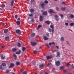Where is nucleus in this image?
I'll list each match as a JSON object with an SVG mask.
<instances>
[{
  "label": "nucleus",
  "instance_id": "1",
  "mask_svg": "<svg viewBox=\"0 0 74 74\" xmlns=\"http://www.w3.org/2000/svg\"><path fill=\"white\" fill-rule=\"evenodd\" d=\"M50 27L52 29H51L50 28H49V32L51 33V32H52L53 33V32H54V27L52 25H50Z\"/></svg>",
  "mask_w": 74,
  "mask_h": 74
},
{
  "label": "nucleus",
  "instance_id": "2",
  "mask_svg": "<svg viewBox=\"0 0 74 74\" xmlns=\"http://www.w3.org/2000/svg\"><path fill=\"white\" fill-rule=\"evenodd\" d=\"M31 44L32 46H34V45H36L37 44V43L36 42H31Z\"/></svg>",
  "mask_w": 74,
  "mask_h": 74
},
{
  "label": "nucleus",
  "instance_id": "3",
  "mask_svg": "<svg viewBox=\"0 0 74 74\" xmlns=\"http://www.w3.org/2000/svg\"><path fill=\"white\" fill-rule=\"evenodd\" d=\"M60 64V61H58L57 62H56V66H59Z\"/></svg>",
  "mask_w": 74,
  "mask_h": 74
},
{
  "label": "nucleus",
  "instance_id": "4",
  "mask_svg": "<svg viewBox=\"0 0 74 74\" xmlns=\"http://www.w3.org/2000/svg\"><path fill=\"white\" fill-rule=\"evenodd\" d=\"M47 59L48 60L49 59H52V56H48L46 57Z\"/></svg>",
  "mask_w": 74,
  "mask_h": 74
},
{
  "label": "nucleus",
  "instance_id": "5",
  "mask_svg": "<svg viewBox=\"0 0 74 74\" xmlns=\"http://www.w3.org/2000/svg\"><path fill=\"white\" fill-rule=\"evenodd\" d=\"M39 67L40 69H42L44 68V64H42L40 65L39 66Z\"/></svg>",
  "mask_w": 74,
  "mask_h": 74
},
{
  "label": "nucleus",
  "instance_id": "6",
  "mask_svg": "<svg viewBox=\"0 0 74 74\" xmlns=\"http://www.w3.org/2000/svg\"><path fill=\"white\" fill-rule=\"evenodd\" d=\"M14 64L13 63H11L9 66L10 68H12V67H14Z\"/></svg>",
  "mask_w": 74,
  "mask_h": 74
},
{
  "label": "nucleus",
  "instance_id": "7",
  "mask_svg": "<svg viewBox=\"0 0 74 74\" xmlns=\"http://www.w3.org/2000/svg\"><path fill=\"white\" fill-rule=\"evenodd\" d=\"M53 9H49L48 10V12L49 13H52L53 12Z\"/></svg>",
  "mask_w": 74,
  "mask_h": 74
},
{
  "label": "nucleus",
  "instance_id": "8",
  "mask_svg": "<svg viewBox=\"0 0 74 74\" xmlns=\"http://www.w3.org/2000/svg\"><path fill=\"white\" fill-rule=\"evenodd\" d=\"M1 58L2 59H4L5 58V57L3 56V55L2 54L1 56Z\"/></svg>",
  "mask_w": 74,
  "mask_h": 74
},
{
  "label": "nucleus",
  "instance_id": "9",
  "mask_svg": "<svg viewBox=\"0 0 74 74\" xmlns=\"http://www.w3.org/2000/svg\"><path fill=\"white\" fill-rule=\"evenodd\" d=\"M16 33L18 34H21V31L19 29H17L16 31Z\"/></svg>",
  "mask_w": 74,
  "mask_h": 74
},
{
  "label": "nucleus",
  "instance_id": "10",
  "mask_svg": "<svg viewBox=\"0 0 74 74\" xmlns=\"http://www.w3.org/2000/svg\"><path fill=\"white\" fill-rule=\"evenodd\" d=\"M45 5V4L44 3H42L40 4L41 6H42V8L43 9H44V7L43 6L44 5Z\"/></svg>",
  "mask_w": 74,
  "mask_h": 74
},
{
  "label": "nucleus",
  "instance_id": "11",
  "mask_svg": "<svg viewBox=\"0 0 74 74\" xmlns=\"http://www.w3.org/2000/svg\"><path fill=\"white\" fill-rule=\"evenodd\" d=\"M43 19V17L42 16H40V21H42Z\"/></svg>",
  "mask_w": 74,
  "mask_h": 74
},
{
  "label": "nucleus",
  "instance_id": "12",
  "mask_svg": "<svg viewBox=\"0 0 74 74\" xmlns=\"http://www.w3.org/2000/svg\"><path fill=\"white\" fill-rule=\"evenodd\" d=\"M43 14L44 15H47V12L45 11L43 13Z\"/></svg>",
  "mask_w": 74,
  "mask_h": 74
},
{
  "label": "nucleus",
  "instance_id": "13",
  "mask_svg": "<svg viewBox=\"0 0 74 74\" xmlns=\"http://www.w3.org/2000/svg\"><path fill=\"white\" fill-rule=\"evenodd\" d=\"M43 38L45 40H48V38L45 36H44L43 37Z\"/></svg>",
  "mask_w": 74,
  "mask_h": 74
},
{
  "label": "nucleus",
  "instance_id": "14",
  "mask_svg": "<svg viewBox=\"0 0 74 74\" xmlns=\"http://www.w3.org/2000/svg\"><path fill=\"white\" fill-rule=\"evenodd\" d=\"M45 23H47V24H48V25H49L50 24V22L49 21H45Z\"/></svg>",
  "mask_w": 74,
  "mask_h": 74
},
{
  "label": "nucleus",
  "instance_id": "15",
  "mask_svg": "<svg viewBox=\"0 0 74 74\" xmlns=\"http://www.w3.org/2000/svg\"><path fill=\"white\" fill-rule=\"evenodd\" d=\"M12 51L13 52H15L16 51V48H13L12 49Z\"/></svg>",
  "mask_w": 74,
  "mask_h": 74
},
{
  "label": "nucleus",
  "instance_id": "16",
  "mask_svg": "<svg viewBox=\"0 0 74 74\" xmlns=\"http://www.w3.org/2000/svg\"><path fill=\"white\" fill-rule=\"evenodd\" d=\"M64 40V37H61V41H63Z\"/></svg>",
  "mask_w": 74,
  "mask_h": 74
},
{
  "label": "nucleus",
  "instance_id": "17",
  "mask_svg": "<svg viewBox=\"0 0 74 74\" xmlns=\"http://www.w3.org/2000/svg\"><path fill=\"white\" fill-rule=\"evenodd\" d=\"M36 34L34 33H33L31 35V37H34V36H35Z\"/></svg>",
  "mask_w": 74,
  "mask_h": 74
},
{
  "label": "nucleus",
  "instance_id": "18",
  "mask_svg": "<svg viewBox=\"0 0 74 74\" xmlns=\"http://www.w3.org/2000/svg\"><path fill=\"white\" fill-rule=\"evenodd\" d=\"M21 53V51H20V50H19L17 52H16V54H17V55H18V54H19V53Z\"/></svg>",
  "mask_w": 74,
  "mask_h": 74
},
{
  "label": "nucleus",
  "instance_id": "19",
  "mask_svg": "<svg viewBox=\"0 0 74 74\" xmlns=\"http://www.w3.org/2000/svg\"><path fill=\"white\" fill-rule=\"evenodd\" d=\"M5 38L6 40H9V39L10 38H9V37L7 36Z\"/></svg>",
  "mask_w": 74,
  "mask_h": 74
},
{
  "label": "nucleus",
  "instance_id": "20",
  "mask_svg": "<svg viewBox=\"0 0 74 74\" xmlns=\"http://www.w3.org/2000/svg\"><path fill=\"white\" fill-rule=\"evenodd\" d=\"M17 24L18 25H19L20 24H21V23H20V22L19 21H17L16 22Z\"/></svg>",
  "mask_w": 74,
  "mask_h": 74
},
{
  "label": "nucleus",
  "instance_id": "21",
  "mask_svg": "<svg viewBox=\"0 0 74 74\" xmlns=\"http://www.w3.org/2000/svg\"><path fill=\"white\" fill-rule=\"evenodd\" d=\"M1 65L2 66H6V64L5 63H2L1 64Z\"/></svg>",
  "mask_w": 74,
  "mask_h": 74
},
{
  "label": "nucleus",
  "instance_id": "22",
  "mask_svg": "<svg viewBox=\"0 0 74 74\" xmlns=\"http://www.w3.org/2000/svg\"><path fill=\"white\" fill-rule=\"evenodd\" d=\"M56 8L57 11H59V7H56Z\"/></svg>",
  "mask_w": 74,
  "mask_h": 74
},
{
  "label": "nucleus",
  "instance_id": "23",
  "mask_svg": "<svg viewBox=\"0 0 74 74\" xmlns=\"http://www.w3.org/2000/svg\"><path fill=\"white\" fill-rule=\"evenodd\" d=\"M34 14L33 13H31L29 15V16H33Z\"/></svg>",
  "mask_w": 74,
  "mask_h": 74
},
{
  "label": "nucleus",
  "instance_id": "24",
  "mask_svg": "<svg viewBox=\"0 0 74 74\" xmlns=\"http://www.w3.org/2000/svg\"><path fill=\"white\" fill-rule=\"evenodd\" d=\"M30 12H34V10L33 9H31L30 10Z\"/></svg>",
  "mask_w": 74,
  "mask_h": 74
},
{
  "label": "nucleus",
  "instance_id": "25",
  "mask_svg": "<svg viewBox=\"0 0 74 74\" xmlns=\"http://www.w3.org/2000/svg\"><path fill=\"white\" fill-rule=\"evenodd\" d=\"M63 71L64 73H67V70H66V69H63Z\"/></svg>",
  "mask_w": 74,
  "mask_h": 74
},
{
  "label": "nucleus",
  "instance_id": "26",
  "mask_svg": "<svg viewBox=\"0 0 74 74\" xmlns=\"http://www.w3.org/2000/svg\"><path fill=\"white\" fill-rule=\"evenodd\" d=\"M26 49V48L23 47L22 48V50L23 51H24Z\"/></svg>",
  "mask_w": 74,
  "mask_h": 74
},
{
  "label": "nucleus",
  "instance_id": "27",
  "mask_svg": "<svg viewBox=\"0 0 74 74\" xmlns=\"http://www.w3.org/2000/svg\"><path fill=\"white\" fill-rule=\"evenodd\" d=\"M13 4H14V1H12L11 2V6H12V5H13Z\"/></svg>",
  "mask_w": 74,
  "mask_h": 74
},
{
  "label": "nucleus",
  "instance_id": "28",
  "mask_svg": "<svg viewBox=\"0 0 74 74\" xmlns=\"http://www.w3.org/2000/svg\"><path fill=\"white\" fill-rule=\"evenodd\" d=\"M21 64V63L19 62H17L16 63V65H19Z\"/></svg>",
  "mask_w": 74,
  "mask_h": 74
},
{
  "label": "nucleus",
  "instance_id": "29",
  "mask_svg": "<svg viewBox=\"0 0 74 74\" xmlns=\"http://www.w3.org/2000/svg\"><path fill=\"white\" fill-rule=\"evenodd\" d=\"M66 67H69V66H70V64L69 63H67L66 64Z\"/></svg>",
  "mask_w": 74,
  "mask_h": 74
},
{
  "label": "nucleus",
  "instance_id": "30",
  "mask_svg": "<svg viewBox=\"0 0 74 74\" xmlns=\"http://www.w3.org/2000/svg\"><path fill=\"white\" fill-rule=\"evenodd\" d=\"M7 32H8V29H6L4 31V32L5 33H7Z\"/></svg>",
  "mask_w": 74,
  "mask_h": 74
},
{
  "label": "nucleus",
  "instance_id": "31",
  "mask_svg": "<svg viewBox=\"0 0 74 74\" xmlns=\"http://www.w3.org/2000/svg\"><path fill=\"white\" fill-rule=\"evenodd\" d=\"M62 10L63 11H64L65 10V7H63L61 8Z\"/></svg>",
  "mask_w": 74,
  "mask_h": 74
},
{
  "label": "nucleus",
  "instance_id": "32",
  "mask_svg": "<svg viewBox=\"0 0 74 74\" xmlns=\"http://www.w3.org/2000/svg\"><path fill=\"white\" fill-rule=\"evenodd\" d=\"M71 18H74V16L73 14H72L71 15Z\"/></svg>",
  "mask_w": 74,
  "mask_h": 74
},
{
  "label": "nucleus",
  "instance_id": "33",
  "mask_svg": "<svg viewBox=\"0 0 74 74\" xmlns=\"http://www.w3.org/2000/svg\"><path fill=\"white\" fill-rule=\"evenodd\" d=\"M59 55H60V53L59 52H58L57 57H58V56H59Z\"/></svg>",
  "mask_w": 74,
  "mask_h": 74
},
{
  "label": "nucleus",
  "instance_id": "34",
  "mask_svg": "<svg viewBox=\"0 0 74 74\" xmlns=\"http://www.w3.org/2000/svg\"><path fill=\"white\" fill-rule=\"evenodd\" d=\"M4 6H5V5H4V4H2L1 6V7L2 8H3V9L4 8Z\"/></svg>",
  "mask_w": 74,
  "mask_h": 74
},
{
  "label": "nucleus",
  "instance_id": "35",
  "mask_svg": "<svg viewBox=\"0 0 74 74\" xmlns=\"http://www.w3.org/2000/svg\"><path fill=\"white\" fill-rule=\"evenodd\" d=\"M27 71H24V72H23V74H27Z\"/></svg>",
  "mask_w": 74,
  "mask_h": 74
},
{
  "label": "nucleus",
  "instance_id": "36",
  "mask_svg": "<svg viewBox=\"0 0 74 74\" xmlns=\"http://www.w3.org/2000/svg\"><path fill=\"white\" fill-rule=\"evenodd\" d=\"M18 47H21V43H19L18 44Z\"/></svg>",
  "mask_w": 74,
  "mask_h": 74
},
{
  "label": "nucleus",
  "instance_id": "37",
  "mask_svg": "<svg viewBox=\"0 0 74 74\" xmlns=\"http://www.w3.org/2000/svg\"><path fill=\"white\" fill-rule=\"evenodd\" d=\"M60 16H61V18H62V19H63V14H61L60 15Z\"/></svg>",
  "mask_w": 74,
  "mask_h": 74
},
{
  "label": "nucleus",
  "instance_id": "38",
  "mask_svg": "<svg viewBox=\"0 0 74 74\" xmlns=\"http://www.w3.org/2000/svg\"><path fill=\"white\" fill-rule=\"evenodd\" d=\"M66 42L67 44L68 45H70V43H69V42L68 41H66Z\"/></svg>",
  "mask_w": 74,
  "mask_h": 74
},
{
  "label": "nucleus",
  "instance_id": "39",
  "mask_svg": "<svg viewBox=\"0 0 74 74\" xmlns=\"http://www.w3.org/2000/svg\"><path fill=\"white\" fill-rule=\"evenodd\" d=\"M74 25V23H71L70 24V25L71 26H73Z\"/></svg>",
  "mask_w": 74,
  "mask_h": 74
},
{
  "label": "nucleus",
  "instance_id": "40",
  "mask_svg": "<svg viewBox=\"0 0 74 74\" xmlns=\"http://www.w3.org/2000/svg\"><path fill=\"white\" fill-rule=\"evenodd\" d=\"M60 70H62V69H64V67H60Z\"/></svg>",
  "mask_w": 74,
  "mask_h": 74
},
{
  "label": "nucleus",
  "instance_id": "41",
  "mask_svg": "<svg viewBox=\"0 0 74 74\" xmlns=\"http://www.w3.org/2000/svg\"><path fill=\"white\" fill-rule=\"evenodd\" d=\"M50 64H51V63H48L47 64V67H49V65H50Z\"/></svg>",
  "mask_w": 74,
  "mask_h": 74
},
{
  "label": "nucleus",
  "instance_id": "42",
  "mask_svg": "<svg viewBox=\"0 0 74 74\" xmlns=\"http://www.w3.org/2000/svg\"><path fill=\"white\" fill-rule=\"evenodd\" d=\"M45 3L46 4H47V3H48V1H45Z\"/></svg>",
  "mask_w": 74,
  "mask_h": 74
},
{
  "label": "nucleus",
  "instance_id": "43",
  "mask_svg": "<svg viewBox=\"0 0 74 74\" xmlns=\"http://www.w3.org/2000/svg\"><path fill=\"white\" fill-rule=\"evenodd\" d=\"M9 72H10V70H8L6 71V73L7 74H8V73H9Z\"/></svg>",
  "mask_w": 74,
  "mask_h": 74
},
{
  "label": "nucleus",
  "instance_id": "44",
  "mask_svg": "<svg viewBox=\"0 0 74 74\" xmlns=\"http://www.w3.org/2000/svg\"><path fill=\"white\" fill-rule=\"evenodd\" d=\"M33 2H34V0H31V3H33Z\"/></svg>",
  "mask_w": 74,
  "mask_h": 74
},
{
  "label": "nucleus",
  "instance_id": "45",
  "mask_svg": "<svg viewBox=\"0 0 74 74\" xmlns=\"http://www.w3.org/2000/svg\"><path fill=\"white\" fill-rule=\"evenodd\" d=\"M20 71H21V72H22V71H23V69H21L20 70Z\"/></svg>",
  "mask_w": 74,
  "mask_h": 74
},
{
  "label": "nucleus",
  "instance_id": "46",
  "mask_svg": "<svg viewBox=\"0 0 74 74\" xmlns=\"http://www.w3.org/2000/svg\"><path fill=\"white\" fill-rule=\"evenodd\" d=\"M13 56H14V57H15V58H16V55H15V54H14L13 55Z\"/></svg>",
  "mask_w": 74,
  "mask_h": 74
},
{
  "label": "nucleus",
  "instance_id": "47",
  "mask_svg": "<svg viewBox=\"0 0 74 74\" xmlns=\"http://www.w3.org/2000/svg\"><path fill=\"white\" fill-rule=\"evenodd\" d=\"M65 25H66V26H68V25H69V23H65Z\"/></svg>",
  "mask_w": 74,
  "mask_h": 74
},
{
  "label": "nucleus",
  "instance_id": "48",
  "mask_svg": "<svg viewBox=\"0 0 74 74\" xmlns=\"http://www.w3.org/2000/svg\"><path fill=\"white\" fill-rule=\"evenodd\" d=\"M37 52V51H34V53H36Z\"/></svg>",
  "mask_w": 74,
  "mask_h": 74
},
{
  "label": "nucleus",
  "instance_id": "49",
  "mask_svg": "<svg viewBox=\"0 0 74 74\" xmlns=\"http://www.w3.org/2000/svg\"><path fill=\"white\" fill-rule=\"evenodd\" d=\"M72 67V68L73 69H74V65L73 64H72V65L71 66Z\"/></svg>",
  "mask_w": 74,
  "mask_h": 74
},
{
  "label": "nucleus",
  "instance_id": "50",
  "mask_svg": "<svg viewBox=\"0 0 74 74\" xmlns=\"http://www.w3.org/2000/svg\"><path fill=\"white\" fill-rule=\"evenodd\" d=\"M41 27V25H39L38 26V28L39 29V28H40V27Z\"/></svg>",
  "mask_w": 74,
  "mask_h": 74
},
{
  "label": "nucleus",
  "instance_id": "51",
  "mask_svg": "<svg viewBox=\"0 0 74 74\" xmlns=\"http://www.w3.org/2000/svg\"><path fill=\"white\" fill-rule=\"evenodd\" d=\"M47 36V37H49V33H47V35H46Z\"/></svg>",
  "mask_w": 74,
  "mask_h": 74
},
{
  "label": "nucleus",
  "instance_id": "52",
  "mask_svg": "<svg viewBox=\"0 0 74 74\" xmlns=\"http://www.w3.org/2000/svg\"><path fill=\"white\" fill-rule=\"evenodd\" d=\"M56 50H54L52 52L53 53L55 52H56Z\"/></svg>",
  "mask_w": 74,
  "mask_h": 74
},
{
  "label": "nucleus",
  "instance_id": "53",
  "mask_svg": "<svg viewBox=\"0 0 74 74\" xmlns=\"http://www.w3.org/2000/svg\"><path fill=\"white\" fill-rule=\"evenodd\" d=\"M46 46L48 47V48H49V46L48 45H46Z\"/></svg>",
  "mask_w": 74,
  "mask_h": 74
},
{
  "label": "nucleus",
  "instance_id": "54",
  "mask_svg": "<svg viewBox=\"0 0 74 74\" xmlns=\"http://www.w3.org/2000/svg\"><path fill=\"white\" fill-rule=\"evenodd\" d=\"M0 69H3V67H2V66L0 65Z\"/></svg>",
  "mask_w": 74,
  "mask_h": 74
},
{
  "label": "nucleus",
  "instance_id": "55",
  "mask_svg": "<svg viewBox=\"0 0 74 74\" xmlns=\"http://www.w3.org/2000/svg\"><path fill=\"white\" fill-rule=\"evenodd\" d=\"M55 18H58V16L56 15V16H55Z\"/></svg>",
  "mask_w": 74,
  "mask_h": 74
},
{
  "label": "nucleus",
  "instance_id": "56",
  "mask_svg": "<svg viewBox=\"0 0 74 74\" xmlns=\"http://www.w3.org/2000/svg\"><path fill=\"white\" fill-rule=\"evenodd\" d=\"M5 24H6V23H2V25H5Z\"/></svg>",
  "mask_w": 74,
  "mask_h": 74
},
{
  "label": "nucleus",
  "instance_id": "57",
  "mask_svg": "<svg viewBox=\"0 0 74 74\" xmlns=\"http://www.w3.org/2000/svg\"><path fill=\"white\" fill-rule=\"evenodd\" d=\"M49 44L51 46L52 45V43L51 42L49 43Z\"/></svg>",
  "mask_w": 74,
  "mask_h": 74
},
{
  "label": "nucleus",
  "instance_id": "58",
  "mask_svg": "<svg viewBox=\"0 0 74 74\" xmlns=\"http://www.w3.org/2000/svg\"><path fill=\"white\" fill-rule=\"evenodd\" d=\"M56 48H57V49H59V46H56Z\"/></svg>",
  "mask_w": 74,
  "mask_h": 74
},
{
  "label": "nucleus",
  "instance_id": "59",
  "mask_svg": "<svg viewBox=\"0 0 74 74\" xmlns=\"http://www.w3.org/2000/svg\"><path fill=\"white\" fill-rule=\"evenodd\" d=\"M17 15H16L15 16V18H16V19H17Z\"/></svg>",
  "mask_w": 74,
  "mask_h": 74
},
{
  "label": "nucleus",
  "instance_id": "60",
  "mask_svg": "<svg viewBox=\"0 0 74 74\" xmlns=\"http://www.w3.org/2000/svg\"><path fill=\"white\" fill-rule=\"evenodd\" d=\"M31 21H32V22H34V19H32V20H31Z\"/></svg>",
  "mask_w": 74,
  "mask_h": 74
},
{
  "label": "nucleus",
  "instance_id": "61",
  "mask_svg": "<svg viewBox=\"0 0 74 74\" xmlns=\"http://www.w3.org/2000/svg\"><path fill=\"white\" fill-rule=\"evenodd\" d=\"M56 20L57 21H59V19L58 18H56Z\"/></svg>",
  "mask_w": 74,
  "mask_h": 74
},
{
  "label": "nucleus",
  "instance_id": "62",
  "mask_svg": "<svg viewBox=\"0 0 74 74\" xmlns=\"http://www.w3.org/2000/svg\"><path fill=\"white\" fill-rule=\"evenodd\" d=\"M4 47H5V46H3L2 47V48H4Z\"/></svg>",
  "mask_w": 74,
  "mask_h": 74
},
{
  "label": "nucleus",
  "instance_id": "63",
  "mask_svg": "<svg viewBox=\"0 0 74 74\" xmlns=\"http://www.w3.org/2000/svg\"><path fill=\"white\" fill-rule=\"evenodd\" d=\"M45 74H48V73L47 72H46L45 73Z\"/></svg>",
  "mask_w": 74,
  "mask_h": 74
},
{
  "label": "nucleus",
  "instance_id": "64",
  "mask_svg": "<svg viewBox=\"0 0 74 74\" xmlns=\"http://www.w3.org/2000/svg\"><path fill=\"white\" fill-rule=\"evenodd\" d=\"M21 19V18H18V21H19V20H20Z\"/></svg>",
  "mask_w": 74,
  "mask_h": 74
}]
</instances>
